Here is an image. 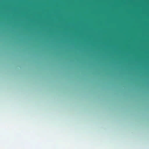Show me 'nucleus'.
Returning <instances> with one entry per match:
<instances>
[{
    "label": "nucleus",
    "mask_w": 149,
    "mask_h": 149,
    "mask_svg": "<svg viewBox=\"0 0 149 149\" xmlns=\"http://www.w3.org/2000/svg\"><path fill=\"white\" fill-rule=\"evenodd\" d=\"M140 55L141 54V52H140Z\"/></svg>",
    "instance_id": "nucleus-1"
},
{
    "label": "nucleus",
    "mask_w": 149,
    "mask_h": 149,
    "mask_svg": "<svg viewBox=\"0 0 149 149\" xmlns=\"http://www.w3.org/2000/svg\"><path fill=\"white\" fill-rule=\"evenodd\" d=\"M140 55L141 54V52H140Z\"/></svg>",
    "instance_id": "nucleus-2"
},
{
    "label": "nucleus",
    "mask_w": 149,
    "mask_h": 149,
    "mask_svg": "<svg viewBox=\"0 0 149 149\" xmlns=\"http://www.w3.org/2000/svg\"><path fill=\"white\" fill-rule=\"evenodd\" d=\"M140 55L141 54V52H140Z\"/></svg>",
    "instance_id": "nucleus-3"
},
{
    "label": "nucleus",
    "mask_w": 149,
    "mask_h": 149,
    "mask_svg": "<svg viewBox=\"0 0 149 149\" xmlns=\"http://www.w3.org/2000/svg\"><path fill=\"white\" fill-rule=\"evenodd\" d=\"M140 36H141V34H140Z\"/></svg>",
    "instance_id": "nucleus-4"
},
{
    "label": "nucleus",
    "mask_w": 149,
    "mask_h": 149,
    "mask_svg": "<svg viewBox=\"0 0 149 149\" xmlns=\"http://www.w3.org/2000/svg\"><path fill=\"white\" fill-rule=\"evenodd\" d=\"M140 36H141V34H140Z\"/></svg>",
    "instance_id": "nucleus-5"
},
{
    "label": "nucleus",
    "mask_w": 149,
    "mask_h": 149,
    "mask_svg": "<svg viewBox=\"0 0 149 149\" xmlns=\"http://www.w3.org/2000/svg\"><path fill=\"white\" fill-rule=\"evenodd\" d=\"M140 36H141V34H140Z\"/></svg>",
    "instance_id": "nucleus-6"
},
{
    "label": "nucleus",
    "mask_w": 149,
    "mask_h": 149,
    "mask_svg": "<svg viewBox=\"0 0 149 149\" xmlns=\"http://www.w3.org/2000/svg\"><path fill=\"white\" fill-rule=\"evenodd\" d=\"M140 8V9L141 8V7Z\"/></svg>",
    "instance_id": "nucleus-7"
},
{
    "label": "nucleus",
    "mask_w": 149,
    "mask_h": 149,
    "mask_svg": "<svg viewBox=\"0 0 149 149\" xmlns=\"http://www.w3.org/2000/svg\"><path fill=\"white\" fill-rule=\"evenodd\" d=\"M140 10V11L141 10V9Z\"/></svg>",
    "instance_id": "nucleus-8"
},
{
    "label": "nucleus",
    "mask_w": 149,
    "mask_h": 149,
    "mask_svg": "<svg viewBox=\"0 0 149 149\" xmlns=\"http://www.w3.org/2000/svg\"><path fill=\"white\" fill-rule=\"evenodd\" d=\"M140 22V23L141 22V21Z\"/></svg>",
    "instance_id": "nucleus-9"
},
{
    "label": "nucleus",
    "mask_w": 149,
    "mask_h": 149,
    "mask_svg": "<svg viewBox=\"0 0 149 149\" xmlns=\"http://www.w3.org/2000/svg\"><path fill=\"white\" fill-rule=\"evenodd\" d=\"M140 31H141V29L140 30Z\"/></svg>",
    "instance_id": "nucleus-10"
},
{
    "label": "nucleus",
    "mask_w": 149,
    "mask_h": 149,
    "mask_svg": "<svg viewBox=\"0 0 149 149\" xmlns=\"http://www.w3.org/2000/svg\"><path fill=\"white\" fill-rule=\"evenodd\" d=\"M140 40H141V39H140Z\"/></svg>",
    "instance_id": "nucleus-11"
}]
</instances>
